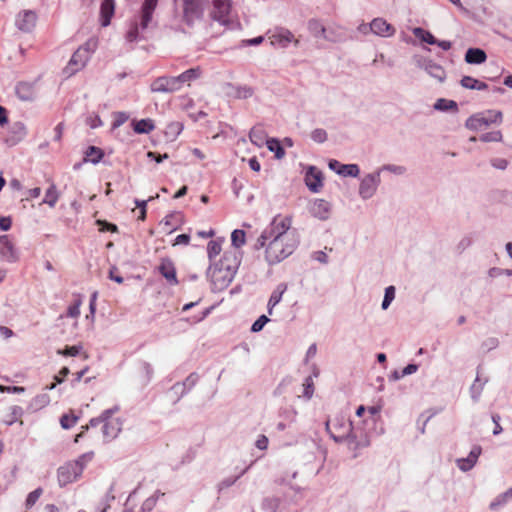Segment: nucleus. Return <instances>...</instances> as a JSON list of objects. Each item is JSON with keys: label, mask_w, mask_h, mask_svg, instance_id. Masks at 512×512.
<instances>
[{"label": "nucleus", "mask_w": 512, "mask_h": 512, "mask_svg": "<svg viewBox=\"0 0 512 512\" xmlns=\"http://www.w3.org/2000/svg\"><path fill=\"white\" fill-rule=\"evenodd\" d=\"M291 224L290 216L276 215L258 237L255 248H266L265 259L269 265L280 263L298 247L299 235Z\"/></svg>", "instance_id": "obj_1"}, {"label": "nucleus", "mask_w": 512, "mask_h": 512, "mask_svg": "<svg viewBox=\"0 0 512 512\" xmlns=\"http://www.w3.org/2000/svg\"><path fill=\"white\" fill-rule=\"evenodd\" d=\"M326 431L336 443L346 442L348 448L357 450L369 445L366 434L359 433L353 427L351 420L343 414L336 415L325 423Z\"/></svg>", "instance_id": "obj_2"}, {"label": "nucleus", "mask_w": 512, "mask_h": 512, "mask_svg": "<svg viewBox=\"0 0 512 512\" xmlns=\"http://www.w3.org/2000/svg\"><path fill=\"white\" fill-rule=\"evenodd\" d=\"M159 0H144L139 14L133 16L129 22L125 33L127 43H137L147 39V33L150 28L155 26L153 20L154 11Z\"/></svg>", "instance_id": "obj_3"}, {"label": "nucleus", "mask_w": 512, "mask_h": 512, "mask_svg": "<svg viewBox=\"0 0 512 512\" xmlns=\"http://www.w3.org/2000/svg\"><path fill=\"white\" fill-rule=\"evenodd\" d=\"M97 43L93 39H89L84 45L79 47L72 55L66 70L73 74L83 68L88 62L91 54L95 51Z\"/></svg>", "instance_id": "obj_4"}, {"label": "nucleus", "mask_w": 512, "mask_h": 512, "mask_svg": "<svg viewBox=\"0 0 512 512\" xmlns=\"http://www.w3.org/2000/svg\"><path fill=\"white\" fill-rule=\"evenodd\" d=\"M502 121L500 111L489 110L471 115L465 122V127L472 131H479L494 123Z\"/></svg>", "instance_id": "obj_5"}, {"label": "nucleus", "mask_w": 512, "mask_h": 512, "mask_svg": "<svg viewBox=\"0 0 512 512\" xmlns=\"http://www.w3.org/2000/svg\"><path fill=\"white\" fill-rule=\"evenodd\" d=\"M207 277L210 279L213 291H222L233 281L234 275L219 267L217 263L210 264L207 269Z\"/></svg>", "instance_id": "obj_6"}, {"label": "nucleus", "mask_w": 512, "mask_h": 512, "mask_svg": "<svg viewBox=\"0 0 512 512\" xmlns=\"http://www.w3.org/2000/svg\"><path fill=\"white\" fill-rule=\"evenodd\" d=\"M205 0H182V19L192 26L204 13Z\"/></svg>", "instance_id": "obj_7"}, {"label": "nucleus", "mask_w": 512, "mask_h": 512, "mask_svg": "<svg viewBox=\"0 0 512 512\" xmlns=\"http://www.w3.org/2000/svg\"><path fill=\"white\" fill-rule=\"evenodd\" d=\"M381 183L380 171H374L373 173L366 174L360 181L359 185V196L363 200L372 198Z\"/></svg>", "instance_id": "obj_8"}, {"label": "nucleus", "mask_w": 512, "mask_h": 512, "mask_svg": "<svg viewBox=\"0 0 512 512\" xmlns=\"http://www.w3.org/2000/svg\"><path fill=\"white\" fill-rule=\"evenodd\" d=\"M268 39L272 46L279 48H287L292 42L295 46L299 45V40L295 39L293 33L284 27H275L269 30Z\"/></svg>", "instance_id": "obj_9"}, {"label": "nucleus", "mask_w": 512, "mask_h": 512, "mask_svg": "<svg viewBox=\"0 0 512 512\" xmlns=\"http://www.w3.org/2000/svg\"><path fill=\"white\" fill-rule=\"evenodd\" d=\"M81 466L72 462L65 463L57 470V479L60 487L76 481L81 476Z\"/></svg>", "instance_id": "obj_10"}, {"label": "nucleus", "mask_w": 512, "mask_h": 512, "mask_svg": "<svg viewBox=\"0 0 512 512\" xmlns=\"http://www.w3.org/2000/svg\"><path fill=\"white\" fill-rule=\"evenodd\" d=\"M150 89L155 93H174L180 90L176 76H160L154 79Z\"/></svg>", "instance_id": "obj_11"}, {"label": "nucleus", "mask_w": 512, "mask_h": 512, "mask_svg": "<svg viewBox=\"0 0 512 512\" xmlns=\"http://www.w3.org/2000/svg\"><path fill=\"white\" fill-rule=\"evenodd\" d=\"M415 62L418 68L423 69L438 81L443 82L446 78V73L443 67L433 60L425 57H416Z\"/></svg>", "instance_id": "obj_12"}, {"label": "nucleus", "mask_w": 512, "mask_h": 512, "mask_svg": "<svg viewBox=\"0 0 512 512\" xmlns=\"http://www.w3.org/2000/svg\"><path fill=\"white\" fill-rule=\"evenodd\" d=\"M242 261V254L240 251L231 249L228 251H225L223 254V257L220 259L217 264L219 267L224 268L231 274L235 276L240 264Z\"/></svg>", "instance_id": "obj_13"}, {"label": "nucleus", "mask_w": 512, "mask_h": 512, "mask_svg": "<svg viewBox=\"0 0 512 512\" xmlns=\"http://www.w3.org/2000/svg\"><path fill=\"white\" fill-rule=\"evenodd\" d=\"M212 3L211 16L213 20L218 21L222 25H228L230 22L231 0H212Z\"/></svg>", "instance_id": "obj_14"}, {"label": "nucleus", "mask_w": 512, "mask_h": 512, "mask_svg": "<svg viewBox=\"0 0 512 512\" xmlns=\"http://www.w3.org/2000/svg\"><path fill=\"white\" fill-rule=\"evenodd\" d=\"M0 256L9 263H14L19 259L18 252L8 235L0 236Z\"/></svg>", "instance_id": "obj_15"}, {"label": "nucleus", "mask_w": 512, "mask_h": 512, "mask_svg": "<svg viewBox=\"0 0 512 512\" xmlns=\"http://www.w3.org/2000/svg\"><path fill=\"white\" fill-rule=\"evenodd\" d=\"M305 183L311 192H319L323 186L322 172L315 166H310L305 175Z\"/></svg>", "instance_id": "obj_16"}, {"label": "nucleus", "mask_w": 512, "mask_h": 512, "mask_svg": "<svg viewBox=\"0 0 512 512\" xmlns=\"http://www.w3.org/2000/svg\"><path fill=\"white\" fill-rule=\"evenodd\" d=\"M309 211L313 217L325 221L330 217L331 204L324 199H316L311 203Z\"/></svg>", "instance_id": "obj_17"}, {"label": "nucleus", "mask_w": 512, "mask_h": 512, "mask_svg": "<svg viewBox=\"0 0 512 512\" xmlns=\"http://www.w3.org/2000/svg\"><path fill=\"white\" fill-rule=\"evenodd\" d=\"M369 29H372V33L380 37H391L396 32L394 26L380 17L371 21Z\"/></svg>", "instance_id": "obj_18"}, {"label": "nucleus", "mask_w": 512, "mask_h": 512, "mask_svg": "<svg viewBox=\"0 0 512 512\" xmlns=\"http://www.w3.org/2000/svg\"><path fill=\"white\" fill-rule=\"evenodd\" d=\"M481 452V446L475 445L467 457L456 460L457 467L463 472L470 471L476 465Z\"/></svg>", "instance_id": "obj_19"}, {"label": "nucleus", "mask_w": 512, "mask_h": 512, "mask_svg": "<svg viewBox=\"0 0 512 512\" xmlns=\"http://www.w3.org/2000/svg\"><path fill=\"white\" fill-rule=\"evenodd\" d=\"M36 13L32 10H25L20 13L16 18V26L19 30L29 32L35 26Z\"/></svg>", "instance_id": "obj_20"}, {"label": "nucleus", "mask_w": 512, "mask_h": 512, "mask_svg": "<svg viewBox=\"0 0 512 512\" xmlns=\"http://www.w3.org/2000/svg\"><path fill=\"white\" fill-rule=\"evenodd\" d=\"M15 93L22 101H33L37 95L35 84L30 82H19L15 87Z\"/></svg>", "instance_id": "obj_21"}, {"label": "nucleus", "mask_w": 512, "mask_h": 512, "mask_svg": "<svg viewBox=\"0 0 512 512\" xmlns=\"http://www.w3.org/2000/svg\"><path fill=\"white\" fill-rule=\"evenodd\" d=\"M158 270L170 285H177L176 268L170 259H162Z\"/></svg>", "instance_id": "obj_22"}, {"label": "nucleus", "mask_w": 512, "mask_h": 512, "mask_svg": "<svg viewBox=\"0 0 512 512\" xmlns=\"http://www.w3.org/2000/svg\"><path fill=\"white\" fill-rule=\"evenodd\" d=\"M199 375L195 372L188 375L183 382H177L171 387V391L181 390V393L176 401H179L181 397L187 394L198 382Z\"/></svg>", "instance_id": "obj_23"}, {"label": "nucleus", "mask_w": 512, "mask_h": 512, "mask_svg": "<svg viewBox=\"0 0 512 512\" xmlns=\"http://www.w3.org/2000/svg\"><path fill=\"white\" fill-rule=\"evenodd\" d=\"M102 424V435L104 442H109L115 439L121 431V422L119 419L106 421Z\"/></svg>", "instance_id": "obj_24"}, {"label": "nucleus", "mask_w": 512, "mask_h": 512, "mask_svg": "<svg viewBox=\"0 0 512 512\" xmlns=\"http://www.w3.org/2000/svg\"><path fill=\"white\" fill-rule=\"evenodd\" d=\"M307 27L309 32L316 38H322L329 41L333 40L329 35H327L325 26L318 19H310Z\"/></svg>", "instance_id": "obj_25"}, {"label": "nucleus", "mask_w": 512, "mask_h": 512, "mask_svg": "<svg viewBox=\"0 0 512 512\" xmlns=\"http://www.w3.org/2000/svg\"><path fill=\"white\" fill-rule=\"evenodd\" d=\"M487 54L481 48H469L465 53V61L468 64L478 65L486 61Z\"/></svg>", "instance_id": "obj_26"}, {"label": "nucleus", "mask_w": 512, "mask_h": 512, "mask_svg": "<svg viewBox=\"0 0 512 512\" xmlns=\"http://www.w3.org/2000/svg\"><path fill=\"white\" fill-rule=\"evenodd\" d=\"M131 125L136 134H149L155 129L154 121L150 118L132 120Z\"/></svg>", "instance_id": "obj_27"}, {"label": "nucleus", "mask_w": 512, "mask_h": 512, "mask_svg": "<svg viewBox=\"0 0 512 512\" xmlns=\"http://www.w3.org/2000/svg\"><path fill=\"white\" fill-rule=\"evenodd\" d=\"M200 74H201V70H200V68L197 67V68H190V69L184 71L183 73H181L180 75L176 76V79H177L180 89L186 84L190 85V83L192 81H194L200 77Z\"/></svg>", "instance_id": "obj_28"}, {"label": "nucleus", "mask_w": 512, "mask_h": 512, "mask_svg": "<svg viewBox=\"0 0 512 512\" xmlns=\"http://www.w3.org/2000/svg\"><path fill=\"white\" fill-rule=\"evenodd\" d=\"M50 401H51V399H50V396L48 395V393L38 394L30 401L27 409L30 412L39 411V410L43 409L44 407H46L47 405H49Z\"/></svg>", "instance_id": "obj_29"}, {"label": "nucleus", "mask_w": 512, "mask_h": 512, "mask_svg": "<svg viewBox=\"0 0 512 512\" xmlns=\"http://www.w3.org/2000/svg\"><path fill=\"white\" fill-rule=\"evenodd\" d=\"M114 14V0H103L101 4V24L106 27L110 24Z\"/></svg>", "instance_id": "obj_30"}, {"label": "nucleus", "mask_w": 512, "mask_h": 512, "mask_svg": "<svg viewBox=\"0 0 512 512\" xmlns=\"http://www.w3.org/2000/svg\"><path fill=\"white\" fill-rule=\"evenodd\" d=\"M23 414H24V410L21 406H18V405L11 406L10 412L5 416V418L3 419V422L7 426H11L14 423L19 421L20 425H22L23 421L20 420V418L23 416Z\"/></svg>", "instance_id": "obj_31"}, {"label": "nucleus", "mask_w": 512, "mask_h": 512, "mask_svg": "<svg viewBox=\"0 0 512 512\" xmlns=\"http://www.w3.org/2000/svg\"><path fill=\"white\" fill-rule=\"evenodd\" d=\"M249 138L251 142L258 147H262L264 144H266V141L269 139L267 138L265 130L260 126H255L251 129L249 133Z\"/></svg>", "instance_id": "obj_32"}, {"label": "nucleus", "mask_w": 512, "mask_h": 512, "mask_svg": "<svg viewBox=\"0 0 512 512\" xmlns=\"http://www.w3.org/2000/svg\"><path fill=\"white\" fill-rule=\"evenodd\" d=\"M119 410L118 406H115L110 409L104 410L101 415L97 418H92L89 422V425L83 427L85 430H87L89 427H96L101 423H104L106 421H111V417L114 413H116Z\"/></svg>", "instance_id": "obj_33"}, {"label": "nucleus", "mask_w": 512, "mask_h": 512, "mask_svg": "<svg viewBox=\"0 0 512 512\" xmlns=\"http://www.w3.org/2000/svg\"><path fill=\"white\" fill-rule=\"evenodd\" d=\"M224 242L223 238H218L214 240H210L207 244V255L209 258L210 264H214L213 260L221 253L222 243Z\"/></svg>", "instance_id": "obj_34"}, {"label": "nucleus", "mask_w": 512, "mask_h": 512, "mask_svg": "<svg viewBox=\"0 0 512 512\" xmlns=\"http://www.w3.org/2000/svg\"><path fill=\"white\" fill-rule=\"evenodd\" d=\"M104 157V152L101 148L96 146H89L85 151V162H91L92 164H98Z\"/></svg>", "instance_id": "obj_35"}, {"label": "nucleus", "mask_w": 512, "mask_h": 512, "mask_svg": "<svg viewBox=\"0 0 512 512\" xmlns=\"http://www.w3.org/2000/svg\"><path fill=\"white\" fill-rule=\"evenodd\" d=\"M460 84L462 87L471 90L481 91L486 90L488 88V85L485 82L479 81L471 76H464L461 79Z\"/></svg>", "instance_id": "obj_36"}, {"label": "nucleus", "mask_w": 512, "mask_h": 512, "mask_svg": "<svg viewBox=\"0 0 512 512\" xmlns=\"http://www.w3.org/2000/svg\"><path fill=\"white\" fill-rule=\"evenodd\" d=\"M412 33L416 38L420 39L421 41L427 44L435 45V43H437V39L434 37V35L428 30H425L421 27L413 28Z\"/></svg>", "instance_id": "obj_37"}, {"label": "nucleus", "mask_w": 512, "mask_h": 512, "mask_svg": "<svg viewBox=\"0 0 512 512\" xmlns=\"http://www.w3.org/2000/svg\"><path fill=\"white\" fill-rule=\"evenodd\" d=\"M229 87L232 89L231 94L238 99H247L250 98L254 94L253 88L250 86H234L229 84Z\"/></svg>", "instance_id": "obj_38"}, {"label": "nucleus", "mask_w": 512, "mask_h": 512, "mask_svg": "<svg viewBox=\"0 0 512 512\" xmlns=\"http://www.w3.org/2000/svg\"><path fill=\"white\" fill-rule=\"evenodd\" d=\"M434 109L437 111H458V105L454 100H448L444 98H439L434 103Z\"/></svg>", "instance_id": "obj_39"}, {"label": "nucleus", "mask_w": 512, "mask_h": 512, "mask_svg": "<svg viewBox=\"0 0 512 512\" xmlns=\"http://www.w3.org/2000/svg\"><path fill=\"white\" fill-rule=\"evenodd\" d=\"M266 146L269 151L273 152L275 154V157L277 159H282L285 155V150L282 147L280 141L276 138H269L266 141Z\"/></svg>", "instance_id": "obj_40"}, {"label": "nucleus", "mask_w": 512, "mask_h": 512, "mask_svg": "<svg viewBox=\"0 0 512 512\" xmlns=\"http://www.w3.org/2000/svg\"><path fill=\"white\" fill-rule=\"evenodd\" d=\"M280 499L277 497H266L263 499L261 507L264 512H278Z\"/></svg>", "instance_id": "obj_41"}, {"label": "nucleus", "mask_w": 512, "mask_h": 512, "mask_svg": "<svg viewBox=\"0 0 512 512\" xmlns=\"http://www.w3.org/2000/svg\"><path fill=\"white\" fill-rule=\"evenodd\" d=\"M337 174L343 177H358L360 174V168L357 164H343L341 170L337 171Z\"/></svg>", "instance_id": "obj_42"}, {"label": "nucleus", "mask_w": 512, "mask_h": 512, "mask_svg": "<svg viewBox=\"0 0 512 512\" xmlns=\"http://www.w3.org/2000/svg\"><path fill=\"white\" fill-rule=\"evenodd\" d=\"M246 242V234L243 230L235 229L231 234V243L233 249L238 250Z\"/></svg>", "instance_id": "obj_43"}, {"label": "nucleus", "mask_w": 512, "mask_h": 512, "mask_svg": "<svg viewBox=\"0 0 512 512\" xmlns=\"http://www.w3.org/2000/svg\"><path fill=\"white\" fill-rule=\"evenodd\" d=\"M486 382H487V380H485L483 383H481L479 376H477L475 381L471 385V387H470V395H471V398H472V400L474 402H478L479 401L480 396L482 394V391L484 389V385H485Z\"/></svg>", "instance_id": "obj_44"}, {"label": "nucleus", "mask_w": 512, "mask_h": 512, "mask_svg": "<svg viewBox=\"0 0 512 512\" xmlns=\"http://www.w3.org/2000/svg\"><path fill=\"white\" fill-rule=\"evenodd\" d=\"M297 414V410L294 407H285L279 410V417L288 424H292L296 421Z\"/></svg>", "instance_id": "obj_45"}, {"label": "nucleus", "mask_w": 512, "mask_h": 512, "mask_svg": "<svg viewBox=\"0 0 512 512\" xmlns=\"http://www.w3.org/2000/svg\"><path fill=\"white\" fill-rule=\"evenodd\" d=\"M58 197L59 196H58L56 186L54 184H51L45 193L43 202L45 204H48L50 207H54L58 201Z\"/></svg>", "instance_id": "obj_46"}, {"label": "nucleus", "mask_w": 512, "mask_h": 512, "mask_svg": "<svg viewBox=\"0 0 512 512\" xmlns=\"http://www.w3.org/2000/svg\"><path fill=\"white\" fill-rule=\"evenodd\" d=\"M182 130H183L182 123H180V122H171L170 124L167 125L165 134L171 140H174L182 132Z\"/></svg>", "instance_id": "obj_47"}, {"label": "nucleus", "mask_w": 512, "mask_h": 512, "mask_svg": "<svg viewBox=\"0 0 512 512\" xmlns=\"http://www.w3.org/2000/svg\"><path fill=\"white\" fill-rule=\"evenodd\" d=\"M129 117L130 116L127 112H123V111L114 112L113 113L114 120L112 122L111 129L115 130V129L119 128L129 119Z\"/></svg>", "instance_id": "obj_48"}, {"label": "nucleus", "mask_w": 512, "mask_h": 512, "mask_svg": "<svg viewBox=\"0 0 512 512\" xmlns=\"http://www.w3.org/2000/svg\"><path fill=\"white\" fill-rule=\"evenodd\" d=\"M377 171H388L390 173H393L395 175H404L407 171L405 166L402 165H395V164H385L377 169Z\"/></svg>", "instance_id": "obj_49"}, {"label": "nucleus", "mask_w": 512, "mask_h": 512, "mask_svg": "<svg viewBox=\"0 0 512 512\" xmlns=\"http://www.w3.org/2000/svg\"><path fill=\"white\" fill-rule=\"evenodd\" d=\"M394 298H395V287L392 285L386 287L385 292H384V298H383V301L381 304L382 309L383 310L388 309V307L390 306V304L392 303Z\"/></svg>", "instance_id": "obj_50"}, {"label": "nucleus", "mask_w": 512, "mask_h": 512, "mask_svg": "<svg viewBox=\"0 0 512 512\" xmlns=\"http://www.w3.org/2000/svg\"><path fill=\"white\" fill-rule=\"evenodd\" d=\"M287 286L283 283L279 284L276 289L271 293L270 298L268 301L271 303H274L275 305L279 304L282 300V296L284 292L286 291Z\"/></svg>", "instance_id": "obj_51"}, {"label": "nucleus", "mask_w": 512, "mask_h": 512, "mask_svg": "<svg viewBox=\"0 0 512 512\" xmlns=\"http://www.w3.org/2000/svg\"><path fill=\"white\" fill-rule=\"evenodd\" d=\"M42 493H43L42 488H37L34 491L30 492L27 495V498H26V501H25L26 508L27 509L32 508L35 505V503L38 501V499L40 498Z\"/></svg>", "instance_id": "obj_52"}, {"label": "nucleus", "mask_w": 512, "mask_h": 512, "mask_svg": "<svg viewBox=\"0 0 512 512\" xmlns=\"http://www.w3.org/2000/svg\"><path fill=\"white\" fill-rule=\"evenodd\" d=\"M482 142H500L502 140V133L500 131H492L484 133L480 136Z\"/></svg>", "instance_id": "obj_53"}, {"label": "nucleus", "mask_w": 512, "mask_h": 512, "mask_svg": "<svg viewBox=\"0 0 512 512\" xmlns=\"http://www.w3.org/2000/svg\"><path fill=\"white\" fill-rule=\"evenodd\" d=\"M328 138L327 132L322 128L314 129L311 132V139L316 143H324Z\"/></svg>", "instance_id": "obj_54"}, {"label": "nucleus", "mask_w": 512, "mask_h": 512, "mask_svg": "<svg viewBox=\"0 0 512 512\" xmlns=\"http://www.w3.org/2000/svg\"><path fill=\"white\" fill-rule=\"evenodd\" d=\"M93 456H94L93 452H87V453H84L81 456H79L78 459L73 461L72 463L78 464L81 466V474H82L87 463L92 460Z\"/></svg>", "instance_id": "obj_55"}, {"label": "nucleus", "mask_w": 512, "mask_h": 512, "mask_svg": "<svg viewBox=\"0 0 512 512\" xmlns=\"http://www.w3.org/2000/svg\"><path fill=\"white\" fill-rule=\"evenodd\" d=\"M488 275L491 278H497L502 275L512 276V270L511 269H502V268H498V267H492L488 270Z\"/></svg>", "instance_id": "obj_56"}, {"label": "nucleus", "mask_w": 512, "mask_h": 512, "mask_svg": "<svg viewBox=\"0 0 512 512\" xmlns=\"http://www.w3.org/2000/svg\"><path fill=\"white\" fill-rule=\"evenodd\" d=\"M269 318L266 315H261L251 326V331L256 333L260 332L264 326L269 322Z\"/></svg>", "instance_id": "obj_57"}, {"label": "nucleus", "mask_w": 512, "mask_h": 512, "mask_svg": "<svg viewBox=\"0 0 512 512\" xmlns=\"http://www.w3.org/2000/svg\"><path fill=\"white\" fill-rule=\"evenodd\" d=\"M304 386V390H303V397H305L306 399H311V397L313 396V393H314V386H313V381L311 379V377H307L305 379V383L303 384Z\"/></svg>", "instance_id": "obj_58"}, {"label": "nucleus", "mask_w": 512, "mask_h": 512, "mask_svg": "<svg viewBox=\"0 0 512 512\" xmlns=\"http://www.w3.org/2000/svg\"><path fill=\"white\" fill-rule=\"evenodd\" d=\"M81 300H76L67 309L66 316L71 318H77L80 315Z\"/></svg>", "instance_id": "obj_59"}, {"label": "nucleus", "mask_w": 512, "mask_h": 512, "mask_svg": "<svg viewBox=\"0 0 512 512\" xmlns=\"http://www.w3.org/2000/svg\"><path fill=\"white\" fill-rule=\"evenodd\" d=\"M77 422V417L75 416H69L67 414L63 415L60 419V423L62 428L69 429L75 425Z\"/></svg>", "instance_id": "obj_60"}, {"label": "nucleus", "mask_w": 512, "mask_h": 512, "mask_svg": "<svg viewBox=\"0 0 512 512\" xmlns=\"http://www.w3.org/2000/svg\"><path fill=\"white\" fill-rule=\"evenodd\" d=\"M82 350V346L80 345H74V346H67L64 350L59 351L60 354L64 356H77Z\"/></svg>", "instance_id": "obj_61"}, {"label": "nucleus", "mask_w": 512, "mask_h": 512, "mask_svg": "<svg viewBox=\"0 0 512 512\" xmlns=\"http://www.w3.org/2000/svg\"><path fill=\"white\" fill-rule=\"evenodd\" d=\"M156 502H157V497H155V496H151V497L147 498L141 506V511L142 512H150L156 505Z\"/></svg>", "instance_id": "obj_62"}, {"label": "nucleus", "mask_w": 512, "mask_h": 512, "mask_svg": "<svg viewBox=\"0 0 512 512\" xmlns=\"http://www.w3.org/2000/svg\"><path fill=\"white\" fill-rule=\"evenodd\" d=\"M507 500L505 499V496L502 494L498 495L489 505L491 510H497L500 507L507 504Z\"/></svg>", "instance_id": "obj_63"}, {"label": "nucleus", "mask_w": 512, "mask_h": 512, "mask_svg": "<svg viewBox=\"0 0 512 512\" xmlns=\"http://www.w3.org/2000/svg\"><path fill=\"white\" fill-rule=\"evenodd\" d=\"M238 479H239V476L227 477V478L223 479L218 484L219 491H222V490L234 485Z\"/></svg>", "instance_id": "obj_64"}]
</instances>
